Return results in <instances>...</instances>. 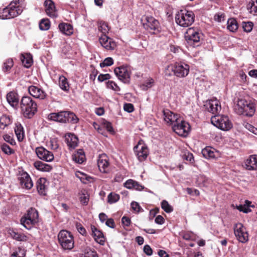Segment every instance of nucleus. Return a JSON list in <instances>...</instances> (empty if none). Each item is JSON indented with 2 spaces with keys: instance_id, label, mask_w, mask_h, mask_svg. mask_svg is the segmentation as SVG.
<instances>
[{
  "instance_id": "0e129e2a",
  "label": "nucleus",
  "mask_w": 257,
  "mask_h": 257,
  "mask_svg": "<svg viewBox=\"0 0 257 257\" xmlns=\"http://www.w3.org/2000/svg\"><path fill=\"white\" fill-rule=\"evenodd\" d=\"M84 257H98L95 251L89 250L85 252Z\"/></svg>"
},
{
  "instance_id": "6ab92c4d",
  "label": "nucleus",
  "mask_w": 257,
  "mask_h": 257,
  "mask_svg": "<svg viewBox=\"0 0 257 257\" xmlns=\"http://www.w3.org/2000/svg\"><path fill=\"white\" fill-rule=\"evenodd\" d=\"M98 167L100 172L102 173H107L109 170V159L107 156L105 154H102L99 155L97 160Z\"/></svg>"
},
{
  "instance_id": "393cba45",
  "label": "nucleus",
  "mask_w": 257,
  "mask_h": 257,
  "mask_svg": "<svg viewBox=\"0 0 257 257\" xmlns=\"http://www.w3.org/2000/svg\"><path fill=\"white\" fill-rule=\"evenodd\" d=\"M65 116L64 111H60L58 113H51L48 115L47 118L49 120L65 123Z\"/></svg>"
},
{
  "instance_id": "7c9ffc66",
  "label": "nucleus",
  "mask_w": 257,
  "mask_h": 257,
  "mask_svg": "<svg viewBox=\"0 0 257 257\" xmlns=\"http://www.w3.org/2000/svg\"><path fill=\"white\" fill-rule=\"evenodd\" d=\"M15 132L18 140L19 142L22 141L24 138L25 134L23 127L20 123L16 122L15 123Z\"/></svg>"
},
{
  "instance_id": "f03ea898",
  "label": "nucleus",
  "mask_w": 257,
  "mask_h": 257,
  "mask_svg": "<svg viewBox=\"0 0 257 257\" xmlns=\"http://www.w3.org/2000/svg\"><path fill=\"white\" fill-rule=\"evenodd\" d=\"M195 20V15L192 11L186 10L180 11L175 16L176 23L182 27L190 26Z\"/></svg>"
},
{
  "instance_id": "603ef678",
  "label": "nucleus",
  "mask_w": 257,
  "mask_h": 257,
  "mask_svg": "<svg viewBox=\"0 0 257 257\" xmlns=\"http://www.w3.org/2000/svg\"><path fill=\"white\" fill-rule=\"evenodd\" d=\"M1 149L5 154L8 155H11L14 152V150L6 144L1 145Z\"/></svg>"
},
{
  "instance_id": "f3484780",
  "label": "nucleus",
  "mask_w": 257,
  "mask_h": 257,
  "mask_svg": "<svg viewBox=\"0 0 257 257\" xmlns=\"http://www.w3.org/2000/svg\"><path fill=\"white\" fill-rule=\"evenodd\" d=\"M204 106L206 110L213 114L217 113L221 110L220 103L216 98L207 101Z\"/></svg>"
},
{
  "instance_id": "bb28decb",
  "label": "nucleus",
  "mask_w": 257,
  "mask_h": 257,
  "mask_svg": "<svg viewBox=\"0 0 257 257\" xmlns=\"http://www.w3.org/2000/svg\"><path fill=\"white\" fill-rule=\"evenodd\" d=\"M47 181L45 178H41L37 182V189L40 195H45L46 194Z\"/></svg>"
},
{
  "instance_id": "1a4fd4ad",
  "label": "nucleus",
  "mask_w": 257,
  "mask_h": 257,
  "mask_svg": "<svg viewBox=\"0 0 257 257\" xmlns=\"http://www.w3.org/2000/svg\"><path fill=\"white\" fill-rule=\"evenodd\" d=\"M172 129L178 135L186 137L190 131V126L188 122L180 117L177 122H176V123L172 126Z\"/></svg>"
},
{
  "instance_id": "338daca9",
  "label": "nucleus",
  "mask_w": 257,
  "mask_h": 257,
  "mask_svg": "<svg viewBox=\"0 0 257 257\" xmlns=\"http://www.w3.org/2000/svg\"><path fill=\"white\" fill-rule=\"evenodd\" d=\"M131 207H132L133 210H134V211H135L137 212L141 211V208L140 205L139 204V203H137V202H132Z\"/></svg>"
},
{
  "instance_id": "9b49d317",
  "label": "nucleus",
  "mask_w": 257,
  "mask_h": 257,
  "mask_svg": "<svg viewBox=\"0 0 257 257\" xmlns=\"http://www.w3.org/2000/svg\"><path fill=\"white\" fill-rule=\"evenodd\" d=\"M114 73L118 79L125 83L130 82L131 69L128 66H120L114 69Z\"/></svg>"
},
{
  "instance_id": "a211bd4d",
  "label": "nucleus",
  "mask_w": 257,
  "mask_h": 257,
  "mask_svg": "<svg viewBox=\"0 0 257 257\" xmlns=\"http://www.w3.org/2000/svg\"><path fill=\"white\" fill-rule=\"evenodd\" d=\"M18 180L23 188L30 189L33 186V183L30 176L26 172H22L20 173Z\"/></svg>"
},
{
  "instance_id": "6e6d98bb",
  "label": "nucleus",
  "mask_w": 257,
  "mask_h": 257,
  "mask_svg": "<svg viewBox=\"0 0 257 257\" xmlns=\"http://www.w3.org/2000/svg\"><path fill=\"white\" fill-rule=\"evenodd\" d=\"M245 128L252 133L255 135H257V128L252 126L251 124L248 123H245L244 124Z\"/></svg>"
},
{
  "instance_id": "774afa93",
  "label": "nucleus",
  "mask_w": 257,
  "mask_h": 257,
  "mask_svg": "<svg viewBox=\"0 0 257 257\" xmlns=\"http://www.w3.org/2000/svg\"><path fill=\"white\" fill-rule=\"evenodd\" d=\"M224 15L222 13H217L214 15V19L215 21L221 22L224 20Z\"/></svg>"
},
{
  "instance_id": "de8ad7c7",
  "label": "nucleus",
  "mask_w": 257,
  "mask_h": 257,
  "mask_svg": "<svg viewBox=\"0 0 257 257\" xmlns=\"http://www.w3.org/2000/svg\"><path fill=\"white\" fill-rule=\"evenodd\" d=\"M154 83L153 79L149 78L147 79L142 85V87L143 90H147L148 88L152 87Z\"/></svg>"
},
{
  "instance_id": "bf43d9fd",
  "label": "nucleus",
  "mask_w": 257,
  "mask_h": 257,
  "mask_svg": "<svg viewBox=\"0 0 257 257\" xmlns=\"http://www.w3.org/2000/svg\"><path fill=\"white\" fill-rule=\"evenodd\" d=\"M49 146L52 150H57L59 147L57 140L56 139H51L49 142Z\"/></svg>"
},
{
  "instance_id": "4d7b16f0",
  "label": "nucleus",
  "mask_w": 257,
  "mask_h": 257,
  "mask_svg": "<svg viewBox=\"0 0 257 257\" xmlns=\"http://www.w3.org/2000/svg\"><path fill=\"white\" fill-rule=\"evenodd\" d=\"M173 90L174 93L176 94H181L184 92V87L182 85H175Z\"/></svg>"
},
{
  "instance_id": "5701e85b",
  "label": "nucleus",
  "mask_w": 257,
  "mask_h": 257,
  "mask_svg": "<svg viewBox=\"0 0 257 257\" xmlns=\"http://www.w3.org/2000/svg\"><path fill=\"white\" fill-rule=\"evenodd\" d=\"M8 233L14 239L18 241H27L29 239V236L23 233H19L14 229H10Z\"/></svg>"
},
{
  "instance_id": "4c0bfd02",
  "label": "nucleus",
  "mask_w": 257,
  "mask_h": 257,
  "mask_svg": "<svg viewBox=\"0 0 257 257\" xmlns=\"http://www.w3.org/2000/svg\"><path fill=\"white\" fill-rule=\"evenodd\" d=\"M59 84L60 87L64 91L69 90V85L67 82V78L63 75L59 76Z\"/></svg>"
},
{
  "instance_id": "aec40b11",
  "label": "nucleus",
  "mask_w": 257,
  "mask_h": 257,
  "mask_svg": "<svg viewBox=\"0 0 257 257\" xmlns=\"http://www.w3.org/2000/svg\"><path fill=\"white\" fill-rule=\"evenodd\" d=\"M99 42L103 47L108 50H113L116 46L115 42L105 35L100 36Z\"/></svg>"
},
{
  "instance_id": "f704fd0d",
  "label": "nucleus",
  "mask_w": 257,
  "mask_h": 257,
  "mask_svg": "<svg viewBox=\"0 0 257 257\" xmlns=\"http://www.w3.org/2000/svg\"><path fill=\"white\" fill-rule=\"evenodd\" d=\"M21 60L26 68H29L33 63L32 56L30 54H22Z\"/></svg>"
},
{
  "instance_id": "a19ab883",
  "label": "nucleus",
  "mask_w": 257,
  "mask_h": 257,
  "mask_svg": "<svg viewBox=\"0 0 257 257\" xmlns=\"http://www.w3.org/2000/svg\"><path fill=\"white\" fill-rule=\"evenodd\" d=\"M247 9L249 10L250 13L257 15V0L249 2L247 6Z\"/></svg>"
},
{
  "instance_id": "412c9836",
  "label": "nucleus",
  "mask_w": 257,
  "mask_h": 257,
  "mask_svg": "<svg viewBox=\"0 0 257 257\" xmlns=\"http://www.w3.org/2000/svg\"><path fill=\"white\" fill-rule=\"evenodd\" d=\"M45 5L46 14L51 18L57 17V12L53 2L51 0H46Z\"/></svg>"
},
{
  "instance_id": "13d9d810",
  "label": "nucleus",
  "mask_w": 257,
  "mask_h": 257,
  "mask_svg": "<svg viewBox=\"0 0 257 257\" xmlns=\"http://www.w3.org/2000/svg\"><path fill=\"white\" fill-rule=\"evenodd\" d=\"M25 255V253L24 252V250L19 248L18 251H16L14 252L12 255L11 257H24Z\"/></svg>"
},
{
  "instance_id": "79ce46f5",
  "label": "nucleus",
  "mask_w": 257,
  "mask_h": 257,
  "mask_svg": "<svg viewBox=\"0 0 257 257\" xmlns=\"http://www.w3.org/2000/svg\"><path fill=\"white\" fill-rule=\"evenodd\" d=\"M50 27V23L48 19H43L39 23V28L41 30H48Z\"/></svg>"
},
{
  "instance_id": "cd10ccee",
  "label": "nucleus",
  "mask_w": 257,
  "mask_h": 257,
  "mask_svg": "<svg viewBox=\"0 0 257 257\" xmlns=\"http://www.w3.org/2000/svg\"><path fill=\"white\" fill-rule=\"evenodd\" d=\"M60 31L67 36L71 35L73 33V29L72 25L68 23H62L59 25Z\"/></svg>"
},
{
  "instance_id": "49530a36",
  "label": "nucleus",
  "mask_w": 257,
  "mask_h": 257,
  "mask_svg": "<svg viewBox=\"0 0 257 257\" xmlns=\"http://www.w3.org/2000/svg\"><path fill=\"white\" fill-rule=\"evenodd\" d=\"M175 64L169 65L166 67L165 69V74L167 76H171L172 73L175 75Z\"/></svg>"
},
{
  "instance_id": "f257e3e1",
  "label": "nucleus",
  "mask_w": 257,
  "mask_h": 257,
  "mask_svg": "<svg viewBox=\"0 0 257 257\" xmlns=\"http://www.w3.org/2000/svg\"><path fill=\"white\" fill-rule=\"evenodd\" d=\"M21 108L25 117L31 118L37 111V105L31 97L24 96L21 99Z\"/></svg>"
},
{
  "instance_id": "39448f33",
  "label": "nucleus",
  "mask_w": 257,
  "mask_h": 257,
  "mask_svg": "<svg viewBox=\"0 0 257 257\" xmlns=\"http://www.w3.org/2000/svg\"><path fill=\"white\" fill-rule=\"evenodd\" d=\"M38 212L33 208L29 209L27 214L21 219V224L27 229H30L38 221Z\"/></svg>"
},
{
  "instance_id": "0eeeda50",
  "label": "nucleus",
  "mask_w": 257,
  "mask_h": 257,
  "mask_svg": "<svg viewBox=\"0 0 257 257\" xmlns=\"http://www.w3.org/2000/svg\"><path fill=\"white\" fill-rule=\"evenodd\" d=\"M22 11L23 9L19 6V2L13 1L8 7L4 9L2 17L3 19H10L17 17L22 13Z\"/></svg>"
},
{
  "instance_id": "37998d69",
  "label": "nucleus",
  "mask_w": 257,
  "mask_h": 257,
  "mask_svg": "<svg viewBox=\"0 0 257 257\" xmlns=\"http://www.w3.org/2000/svg\"><path fill=\"white\" fill-rule=\"evenodd\" d=\"M161 208L167 213H170L173 210V207L165 200L162 201Z\"/></svg>"
},
{
  "instance_id": "09e8293b",
  "label": "nucleus",
  "mask_w": 257,
  "mask_h": 257,
  "mask_svg": "<svg viewBox=\"0 0 257 257\" xmlns=\"http://www.w3.org/2000/svg\"><path fill=\"white\" fill-rule=\"evenodd\" d=\"M242 25L244 31L247 33L251 31L253 26V24L251 22H242Z\"/></svg>"
},
{
  "instance_id": "6e6552de",
  "label": "nucleus",
  "mask_w": 257,
  "mask_h": 257,
  "mask_svg": "<svg viewBox=\"0 0 257 257\" xmlns=\"http://www.w3.org/2000/svg\"><path fill=\"white\" fill-rule=\"evenodd\" d=\"M211 121L214 126L224 131H228L232 126L228 117L224 115H217L212 116Z\"/></svg>"
},
{
  "instance_id": "5fc2aeb1",
  "label": "nucleus",
  "mask_w": 257,
  "mask_h": 257,
  "mask_svg": "<svg viewBox=\"0 0 257 257\" xmlns=\"http://www.w3.org/2000/svg\"><path fill=\"white\" fill-rule=\"evenodd\" d=\"M4 140L7 143L10 144L12 145H14L16 144L15 141L12 136L6 134L3 136Z\"/></svg>"
},
{
  "instance_id": "4468645a",
  "label": "nucleus",
  "mask_w": 257,
  "mask_h": 257,
  "mask_svg": "<svg viewBox=\"0 0 257 257\" xmlns=\"http://www.w3.org/2000/svg\"><path fill=\"white\" fill-rule=\"evenodd\" d=\"M143 25L144 28L147 30L160 31V24L158 21L153 17H145Z\"/></svg>"
},
{
  "instance_id": "a878e982",
  "label": "nucleus",
  "mask_w": 257,
  "mask_h": 257,
  "mask_svg": "<svg viewBox=\"0 0 257 257\" xmlns=\"http://www.w3.org/2000/svg\"><path fill=\"white\" fill-rule=\"evenodd\" d=\"M66 141L67 144L70 149H74L78 146V138L73 134H68L66 137Z\"/></svg>"
},
{
  "instance_id": "f8f14e48",
  "label": "nucleus",
  "mask_w": 257,
  "mask_h": 257,
  "mask_svg": "<svg viewBox=\"0 0 257 257\" xmlns=\"http://www.w3.org/2000/svg\"><path fill=\"white\" fill-rule=\"evenodd\" d=\"M35 152L37 157L42 160L50 162L54 160L53 154L43 147L36 148Z\"/></svg>"
},
{
  "instance_id": "c9c22d12",
  "label": "nucleus",
  "mask_w": 257,
  "mask_h": 257,
  "mask_svg": "<svg viewBox=\"0 0 257 257\" xmlns=\"http://www.w3.org/2000/svg\"><path fill=\"white\" fill-rule=\"evenodd\" d=\"M227 25V29L231 32H234L238 29V23L235 19L231 18L228 19Z\"/></svg>"
},
{
  "instance_id": "680f3d73",
  "label": "nucleus",
  "mask_w": 257,
  "mask_h": 257,
  "mask_svg": "<svg viewBox=\"0 0 257 257\" xmlns=\"http://www.w3.org/2000/svg\"><path fill=\"white\" fill-rule=\"evenodd\" d=\"M102 127L105 128L108 132L112 133L113 132L111 124L108 121H105L102 123Z\"/></svg>"
},
{
  "instance_id": "dca6fc26",
  "label": "nucleus",
  "mask_w": 257,
  "mask_h": 257,
  "mask_svg": "<svg viewBox=\"0 0 257 257\" xmlns=\"http://www.w3.org/2000/svg\"><path fill=\"white\" fill-rule=\"evenodd\" d=\"M190 70L189 65L184 63L175 64V75L178 77L184 78L186 77Z\"/></svg>"
},
{
  "instance_id": "69168bd1",
  "label": "nucleus",
  "mask_w": 257,
  "mask_h": 257,
  "mask_svg": "<svg viewBox=\"0 0 257 257\" xmlns=\"http://www.w3.org/2000/svg\"><path fill=\"white\" fill-rule=\"evenodd\" d=\"M134 181V180L132 179L126 181L124 184V187L128 189H133L135 184Z\"/></svg>"
},
{
  "instance_id": "864d4df0",
  "label": "nucleus",
  "mask_w": 257,
  "mask_h": 257,
  "mask_svg": "<svg viewBox=\"0 0 257 257\" xmlns=\"http://www.w3.org/2000/svg\"><path fill=\"white\" fill-rule=\"evenodd\" d=\"M76 176L84 183H86V182L84 180H86V181H89L90 179L91 178L89 177H87L86 174L81 172L77 173Z\"/></svg>"
},
{
  "instance_id": "8fccbe9b",
  "label": "nucleus",
  "mask_w": 257,
  "mask_h": 257,
  "mask_svg": "<svg viewBox=\"0 0 257 257\" xmlns=\"http://www.w3.org/2000/svg\"><path fill=\"white\" fill-rule=\"evenodd\" d=\"M14 65L13 61L12 59H8L4 63L3 70L5 72L9 71Z\"/></svg>"
},
{
  "instance_id": "423d86ee",
  "label": "nucleus",
  "mask_w": 257,
  "mask_h": 257,
  "mask_svg": "<svg viewBox=\"0 0 257 257\" xmlns=\"http://www.w3.org/2000/svg\"><path fill=\"white\" fill-rule=\"evenodd\" d=\"M184 37L188 44L198 46L202 38V34L197 28L192 27L187 30Z\"/></svg>"
},
{
  "instance_id": "a18cd8bd",
  "label": "nucleus",
  "mask_w": 257,
  "mask_h": 257,
  "mask_svg": "<svg viewBox=\"0 0 257 257\" xmlns=\"http://www.w3.org/2000/svg\"><path fill=\"white\" fill-rule=\"evenodd\" d=\"M119 199V196L114 193H110L107 196V201L112 204L116 202Z\"/></svg>"
},
{
  "instance_id": "4be33fe9",
  "label": "nucleus",
  "mask_w": 257,
  "mask_h": 257,
  "mask_svg": "<svg viewBox=\"0 0 257 257\" xmlns=\"http://www.w3.org/2000/svg\"><path fill=\"white\" fill-rule=\"evenodd\" d=\"M92 230V235L96 242L101 245L104 244L105 242V238L103 233L94 226H91Z\"/></svg>"
},
{
  "instance_id": "ddd939ff",
  "label": "nucleus",
  "mask_w": 257,
  "mask_h": 257,
  "mask_svg": "<svg viewBox=\"0 0 257 257\" xmlns=\"http://www.w3.org/2000/svg\"><path fill=\"white\" fill-rule=\"evenodd\" d=\"M134 150L140 161H143L146 160L149 154L148 149L141 141H140L138 145L135 147Z\"/></svg>"
},
{
  "instance_id": "e2e57ef3",
  "label": "nucleus",
  "mask_w": 257,
  "mask_h": 257,
  "mask_svg": "<svg viewBox=\"0 0 257 257\" xmlns=\"http://www.w3.org/2000/svg\"><path fill=\"white\" fill-rule=\"evenodd\" d=\"M123 109L125 111L132 112L134 111V106L131 103H125L123 106Z\"/></svg>"
},
{
  "instance_id": "58836bf2",
  "label": "nucleus",
  "mask_w": 257,
  "mask_h": 257,
  "mask_svg": "<svg viewBox=\"0 0 257 257\" xmlns=\"http://www.w3.org/2000/svg\"><path fill=\"white\" fill-rule=\"evenodd\" d=\"M98 27L99 31L102 33V35H106V34L109 30L107 24L104 22H99L98 24Z\"/></svg>"
},
{
  "instance_id": "ea45409f",
  "label": "nucleus",
  "mask_w": 257,
  "mask_h": 257,
  "mask_svg": "<svg viewBox=\"0 0 257 257\" xmlns=\"http://www.w3.org/2000/svg\"><path fill=\"white\" fill-rule=\"evenodd\" d=\"M11 123V119L9 116L3 115L0 117V128L4 129L7 126Z\"/></svg>"
},
{
  "instance_id": "c756f323",
  "label": "nucleus",
  "mask_w": 257,
  "mask_h": 257,
  "mask_svg": "<svg viewBox=\"0 0 257 257\" xmlns=\"http://www.w3.org/2000/svg\"><path fill=\"white\" fill-rule=\"evenodd\" d=\"M246 168L247 170H252L257 168V158L255 155L250 156L245 162Z\"/></svg>"
},
{
  "instance_id": "3c124183",
  "label": "nucleus",
  "mask_w": 257,
  "mask_h": 257,
  "mask_svg": "<svg viewBox=\"0 0 257 257\" xmlns=\"http://www.w3.org/2000/svg\"><path fill=\"white\" fill-rule=\"evenodd\" d=\"M113 63V60L111 57H107L105 58L103 62L100 64V66L102 68L106 66H109L112 65Z\"/></svg>"
},
{
  "instance_id": "e433bc0d",
  "label": "nucleus",
  "mask_w": 257,
  "mask_h": 257,
  "mask_svg": "<svg viewBox=\"0 0 257 257\" xmlns=\"http://www.w3.org/2000/svg\"><path fill=\"white\" fill-rule=\"evenodd\" d=\"M203 156L207 159L214 158L216 157L214 149L211 148L206 147L202 151Z\"/></svg>"
},
{
  "instance_id": "9d476101",
  "label": "nucleus",
  "mask_w": 257,
  "mask_h": 257,
  "mask_svg": "<svg viewBox=\"0 0 257 257\" xmlns=\"http://www.w3.org/2000/svg\"><path fill=\"white\" fill-rule=\"evenodd\" d=\"M234 233L237 240L242 242L245 243L248 239V234L245 228L241 223H237L234 224L233 227Z\"/></svg>"
},
{
  "instance_id": "2eb2a0df",
  "label": "nucleus",
  "mask_w": 257,
  "mask_h": 257,
  "mask_svg": "<svg viewBox=\"0 0 257 257\" xmlns=\"http://www.w3.org/2000/svg\"><path fill=\"white\" fill-rule=\"evenodd\" d=\"M163 119L165 122L172 127L177 122L179 118H180V116L174 113L172 111L169 109H164L163 110Z\"/></svg>"
},
{
  "instance_id": "2f4dec72",
  "label": "nucleus",
  "mask_w": 257,
  "mask_h": 257,
  "mask_svg": "<svg viewBox=\"0 0 257 257\" xmlns=\"http://www.w3.org/2000/svg\"><path fill=\"white\" fill-rule=\"evenodd\" d=\"M64 114L65 116L64 117L65 119V123L70 122L75 124L77 123L79 121V118L73 112L64 111Z\"/></svg>"
},
{
  "instance_id": "c85d7f7f",
  "label": "nucleus",
  "mask_w": 257,
  "mask_h": 257,
  "mask_svg": "<svg viewBox=\"0 0 257 257\" xmlns=\"http://www.w3.org/2000/svg\"><path fill=\"white\" fill-rule=\"evenodd\" d=\"M7 100L8 103L13 107L17 106L19 102V98L17 93L14 92H10L7 95Z\"/></svg>"
},
{
  "instance_id": "b1692460",
  "label": "nucleus",
  "mask_w": 257,
  "mask_h": 257,
  "mask_svg": "<svg viewBox=\"0 0 257 257\" xmlns=\"http://www.w3.org/2000/svg\"><path fill=\"white\" fill-rule=\"evenodd\" d=\"M29 92L32 96L37 98L43 99L46 97V94L44 91L35 86H30L29 87Z\"/></svg>"
},
{
  "instance_id": "72a5a7b5",
  "label": "nucleus",
  "mask_w": 257,
  "mask_h": 257,
  "mask_svg": "<svg viewBox=\"0 0 257 257\" xmlns=\"http://www.w3.org/2000/svg\"><path fill=\"white\" fill-rule=\"evenodd\" d=\"M72 159L78 164H82L85 160V156L83 150L79 149L72 156Z\"/></svg>"
},
{
  "instance_id": "7ed1b4c3",
  "label": "nucleus",
  "mask_w": 257,
  "mask_h": 257,
  "mask_svg": "<svg viewBox=\"0 0 257 257\" xmlns=\"http://www.w3.org/2000/svg\"><path fill=\"white\" fill-rule=\"evenodd\" d=\"M234 110L238 114L251 116L254 113L255 107L253 103L240 98L237 100L234 105Z\"/></svg>"
},
{
  "instance_id": "20e7f679",
  "label": "nucleus",
  "mask_w": 257,
  "mask_h": 257,
  "mask_svg": "<svg viewBox=\"0 0 257 257\" xmlns=\"http://www.w3.org/2000/svg\"><path fill=\"white\" fill-rule=\"evenodd\" d=\"M59 243L64 250H71L74 246L73 234L66 230H61L58 234Z\"/></svg>"
},
{
  "instance_id": "052dcab7",
  "label": "nucleus",
  "mask_w": 257,
  "mask_h": 257,
  "mask_svg": "<svg viewBox=\"0 0 257 257\" xmlns=\"http://www.w3.org/2000/svg\"><path fill=\"white\" fill-rule=\"evenodd\" d=\"M107 86L108 88L112 89L114 91H117L120 90V88L118 85L113 81H109L107 83Z\"/></svg>"
},
{
  "instance_id": "473e14b6",
  "label": "nucleus",
  "mask_w": 257,
  "mask_h": 257,
  "mask_svg": "<svg viewBox=\"0 0 257 257\" xmlns=\"http://www.w3.org/2000/svg\"><path fill=\"white\" fill-rule=\"evenodd\" d=\"M34 166L38 170L43 172H49L52 169L50 165L44 163L40 161L34 162Z\"/></svg>"
},
{
  "instance_id": "c03bdc74",
  "label": "nucleus",
  "mask_w": 257,
  "mask_h": 257,
  "mask_svg": "<svg viewBox=\"0 0 257 257\" xmlns=\"http://www.w3.org/2000/svg\"><path fill=\"white\" fill-rule=\"evenodd\" d=\"M89 201V195L84 191L80 193V201L83 205H87Z\"/></svg>"
}]
</instances>
